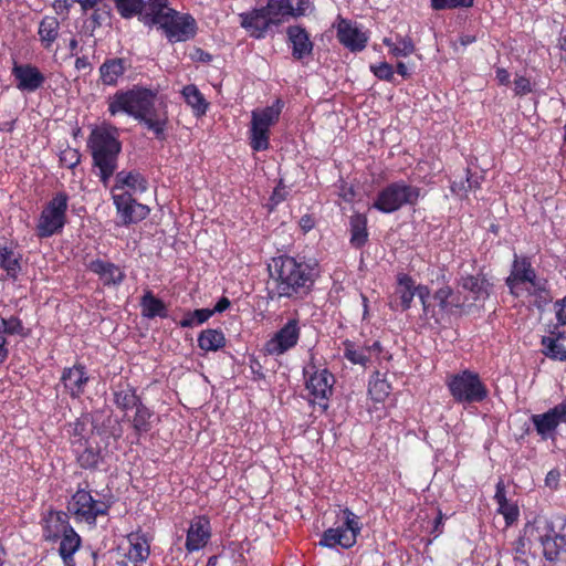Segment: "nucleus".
I'll list each match as a JSON object with an SVG mask.
<instances>
[{
    "label": "nucleus",
    "instance_id": "f257e3e1",
    "mask_svg": "<svg viewBox=\"0 0 566 566\" xmlns=\"http://www.w3.org/2000/svg\"><path fill=\"white\" fill-rule=\"evenodd\" d=\"M108 112L112 116L125 113L143 123L159 139L168 124L167 105L156 91L134 86L128 91H117L108 98Z\"/></svg>",
    "mask_w": 566,
    "mask_h": 566
},
{
    "label": "nucleus",
    "instance_id": "f03ea898",
    "mask_svg": "<svg viewBox=\"0 0 566 566\" xmlns=\"http://www.w3.org/2000/svg\"><path fill=\"white\" fill-rule=\"evenodd\" d=\"M272 283H268L269 297H294L306 294L314 285L312 269L294 258L281 255L268 265Z\"/></svg>",
    "mask_w": 566,
    "mask_h": 566
},
{
    "label": "nucleus",
    "instance_id": "7ed1b4c3",
    "mask_svg": "<svg viewBox=\"0 0 566 566\" xmlns=\"http://www.w3.org/2000/svg\"><path fill=\"white\" fill-rule=\"evenodd\" d=\"M525 533L538 542L545 560L555 563L566 554V515H536L525 523Z\"/></svg>",
    "mask_w": 566,
    "mask_h": 566
},
{
    "label": "nucleus",
    "instance_id": "20e7f679",
    "mask_svg": "<svg viewBox=\"0 0 566 566\" xmlns=\"http://www.w3.org/2000/svg\"><path fill=\"white\" fill-rule=\"evenodd\" d=\"M505 284L511 295L521 297L526 293L527 296H534V305L541 308L552 301L547 281L539 279L532 265V260L527 255L514 254L510 275L505 279Z\"/></svg>",
    "mask_w": 566,
    "mask_h": 566
},
{
    "label": "nucleus",
    "instance_id": "39448f33",
    "mask_svg": "<svg viewBox=\"0 0 566 566\" xmlns=\"http://www.w3.org/2000/svg\"><path fill=\"white\" fill-rule=\"evenodd\" d=\"M118 137V128L104 125L93 129L88 138L93 163L104 186H107L117 169L118 155L122 150Z\"/></svg>",
    "mask_w": 566,
    "mask_h": 566
},
{
    "label": "nucleus",
    "instance_id": "423d86ee",
    "mask_svg": "<svg viewBox=\"0 0 566 566\" xmlns=\"http://www.w3.org/2000/svg\"><path fill=\"white\" fill-rule=\"evenodd\" d=\"M420 193L419 187L405 180L392 181L377 192L370 208L386 214L394 213L405 206H416Z\"/></svg>",
    "mask_w": 566,
    "mask_h": 566
},
{
    "label": "nucleus",
    "instance_id": "0eeeda50",
    "mask_svg": "<svg viewBox=\"0 0 566 566\" xmlns=\"http://www.w3.org/2000/svg\"><path fill=\"white\" fill-rule=\"evenodd\" d=\"M447 386L453 400L462 405L482 402L489 395V389L479 374L469 369L451 375Z\"/></svg>",
    "mask_w": 566,
    "mask_h": 566
},
{
    "label": "nucleus",
    "instance_id": "6e6552de",
    "mask_svg": "<svg viewBox=\"0 0 566 566\" xmlns=\"http://www.w3.org/2000/svg\"><path fill=\"white\" fill-rule=\"evenodd\" d=\"M282 105L280 101L251 114L250 146L254 151L266 150L270 146V128L279 120Z\"/></svg>",
    "mask_w": 566,
    "mask_h": 566
},
{
    "label": "nucleus",
    "instance_id": "1a4fd4ad",
    "mask_svg": "<svg viewBox=\"0 0 566 566\" xmlns=\"http://www.w3.org/2000/svg\"><path fill=\"white\" fill-rule=\"evenodd\" d=\"M69 195L56 192L43 208L38 224L36 233L40 238H49L62 231L66 223Z\"/></svg>",
    "mask_w": 566,
    "mask_h": 566
},
{
    "label": "nucleus",
    "instance_id": "9d476101",
    "mask_svg": "<svg viewBox=\"0 0 566 566\" xmlns=\"http://www.w3.org/2000/svg\"><path fill=\"white\" fill-rule=\"evenodd\" d=\"M344 521L337 527L326 530L321 538V546L352 548L361 532L363 524L359 517L349 509L342 511Z\"/></svg>",
    "mask_w": 566,
    "mask_h": 566
},
{
    "label": "nucleus",
    "instance_id": "9b49d317",
    "mask_svg": "<svg viewBox=\"0 0 566 566\" xmlns=\"http://www.w3.org/2000/svg\"><path fill=\"white\" fill-rule=\"evenodd\" d=\"M155 23H158L171 43L188 41L197 33L196 20L190 14H180L176 10L159 15Z\"/></svg>",
    "mask_w": 566,
    "mask_h": 566
},
{
    "label": "nucleus",
    "instance_id": "f8f14e48",
    "mask_svg": "<svg viewBox=\"0 0 566 566\" xmlns=\"http://www.w3.org/2000/svg\"><path fill=\"white\" fill-rule=\"evenodd\" d=\"M109 506L103 502L95 500L85 489H78L72 497L70 510L76 520L95 525L98 516L106 515Z\"/></svg>",
    "mask_w": 566,
    "mask_h": 566
},
{
    "label": "nucleus",
    "instance_id": "ddd939ff",
    "mask_svg": "<svg viewBox=\"0 0 566 566\" xmlns=\"http://www.w3.org/2000/svg\"><path fill=\"white\" fill-rule=\"evenodd\" d=\"M336 36L338 42L353 53L361 52L369 41V32L360 30L357 24L348 19L337 17Z\"/></svg>",
    "mask_w": 566,
    "mask_h": 566
},
{
    "label": "nucleus",
    "instance_id": "4468645a",
    "mask_svg": "<svg viewBox=\"0 0 566 566\" xmlns=\"http://www.w3.org/2000/svg\"><path fill=\"white\" fill-rule=\"evenodd\" d=\"M344 345V357L354 365H360L367 367L371 361L373 356L378 359L390 360L391 354L384 349L379 340H375L368 346H358L352 340H345Z\"/></svg>",
    "mask_w": 566,
    "mask_h": 566
},
{
    "label": "nucleus",
    "instance_id": "2eb2a0df",
    "mask_svg": "<svg viewBox=\"0 0 566 566\" xmlns=\"http://www.w3.org/2000/svg\"><path fill=\"white\" fill-rule=\"evenodd\" d=\"M8 308L3 305L0 308V365L9 355L7 336H29L30 329L25 328L22 321L15 315H8Z\"/></svg>",
    "mask_w": 566,
    "mask_h": 566
},
{
    "label": "nucleus",
    "instance_id": "dca6fc26",
    "mask_svg": "<svg viewBox=\"0 0 566 566\" xmlns=\"http://www.w3.org/2000/svg\"><path fill=\"white\" fill-rule=\"evenodd\" d=\"M113 201L124 224L137 223L149 214V208L136 202L129 191L113 193Z\"/></svg>",
    "mask_w": 566,
    "mask_h": 566
},
{
    "label": "nucleus",
    "instance_id": "f3484780",
    "mask_svg": "<svg viewBox=\"0 0 566 566\" xmlns=\"http://www.w3.org/2000/svg\"><path fill=\"white\" fill-rule=\"evenodd\" d=\"M311 3V0H269L264 9L275 23H280L304 14Z\"/></svg>",
    "mask_w": 566,
    "mask_h": 566
},
{
    "label": "nucleus",
    "instance_id": "a211bd4d",
    "mask_svg": "<svg viewBox=\"0 0 566 566\" xmlns=\"http://www.w3.org/2000/svg\"><path fill=\"white\" fill-rule=\"evenodd\" d=\"M298 339V327L295 321L285 324L275 335L264 345L266 354L280 356L294 347Z\"/></svg>",
    "mask_w": 566,
    "mask_h": 566
},
{
    "label": "nucleus",
    "instance_id": "6ab92c4d",
    "mask_svg": "<svg viewBox=\"0 0 566 566\" xmlns=\"http://www.w3.org/2000/svg\"><path fill=\"white\" fill-rule=\"evenodd\" d=\"M12 75L17 82V88L22 92H35L45 82V76L36 66L31 64H17L12 67Z\"/></svg>",
    "mask_w": 566,
    "mask_h": 566
},
{
    "label": "nucleus",
    "instance_id": "aec40b11",
    "mask_svg": "<svg viewBox=\"0 0 566 566\" xmlns=\"http://www.w3.org/2000/svg\"><path fill=\"white\" fill-rule=\"evenodd\" d=\"M211 537V526L208 518H193L187 531L186 549L189 553L203 548Z\"/></svg>",
    "mask_w": 566,
    "mask_h": 566
},
{
    "label": "nucleus",
    "instance_id": "412c9836",
    "mask_svg": "<svg viewBox=\"0 0 566 566\" xmlns=\"http://www.w3.org/2000/svg\"><path fill=\"white\" fill-rule=\"evenodd\" d=\"M87 269L96 274L105 286H118L125 279L124 270L109 261L101 259L92 260L87 264Z\"/></svg>",
    "mask_w": 566,
    "mask_h": 566
},
{
    "label": "nucleus",
    "instance_id": "4be33fe9",
    "mask_svg": "<svg viewBox=\"0 0 566 566\" xmlns=\"http://www.w3.org/2000/svg\"><path fill=\"white\" fill-rule=\"evenodd\" d=\"M88 379L85 366L83 365L65 368L61 377L64 388L73 398H78L84 392Z\"/></svg>",
    "mask_w": 566,
    "mask_h": 566
},
{
    "label": "nucleus",
    "instance_id": "5701e85b",
    "mask_svg": "<svg viewBox=\"0 0 566 566\" xmlns=\"http://www.w3.org/2000/svg\"><path fill=\"white\" fill-rule=\"evenodd\" d=\"M73 528L69 523L67 514L50 511L43 517V537L45 541L54 542Z\"/></svg>",
    "mask_w": 566,
    "mask_h": 566
},
{
    "label": "nucleus",
    "instance_id": "b1692460",
    "mask_svg": "<svg viewBox=\"0 0 566 566\" xmlns=\"http://www.w3.org/2000/svg\"><path fill=\"white\" fill-rule=\"evenodd\" d=\"M241 25L256 39L263 38L270 24H276L264 8L243 13Z\"/></svg>",
    "mask_w": 566,
    "mask_h": 566
},
{
    "label": "nucleus",
    "instance_id": "393cba45",
    "mask_svg": "<svg viewBox=\"0 0 566 566\" xmlns=\"http://www.w3.org/2000/svg\"><path fill=\"white\" fill-rule=\"evenodd\" d=\"M494 501L497 504L496 512L504 517L505 526L510 527L514 525L520 517V507L516 502L507 500L503 481L496 484Z\"/></svg>",
    "mask_w": 566,
    "mask_h": 566
},
{
    "label": "nucleus",
    "instance_id": "a878e982",
    "mask_svg": "<svg viewBox=\"0 0 566 566\" xmlns=\"http://www.w3.org/2000/svg\"><path fill=\"white\" fill-rule=\"evenodd\" d=\"M128 66V62L123 57L105 60L98 70L102 83L107 86L117 85L118 78L124 75Z\"/></svg>",
    "mask_w": 566,
    "mask_h": 566
},
{
    "label": "nucleus",
    "instance_id": "bb28decb",
    "mask_svg": "<svg viewBox=\"0 0 566 566\" xmlns=\"http://www.w3.org/2000/svg\"><path fill=\"white\" fill-rule=\"evenodd\" d=\"M531 421L542 440L546 441L555 438L559 422L552 408L546 412L532 415Z\"/></svg>",
    "mask_w": 566,
    "mask_h": 566
},
{
    "label": "nucleus",
    "instance_id": "cd10ccee",
    "mask_svg": "<svg viewBox=\"0 0 566 566\" xmlns=\"http://www.w3.org/2000/svg\"><path fill=\"white\" fill-rule=\"evenodd\" d=\"M367 216L360 212H355L349 217V243L355 249H361L366 245L369 239Z\"/></svg>",
    "mask_w": 566,
    "mask_h": 566
},
{
    "label": "nucleus",
    "instance_id": "c85d7f7f",
    "mask_svg": "<svg viewBox=\"0 0 566 566\" xmlns=\"http://www.w3.org/2000/svg\"><path fill=\"white\" fill-rule=\"evenodd\" d=\"M484 177L478 172H472L470 168L465 169V176L461 180H454L451 186V192L460 200L468 199L470 192L481 189Z\"/></svg>",
    "mask_w": 566,
    "mask_h": 566
},
{
    "label": "nucleus",
    "instance_id": "c756f323",
    "mask_svg": "<svg viewBox=\"0 0 566 566\" xmlns=\"http://www.w3.org/2000/svg\"><path fill=\"white\" fill-rule=\"evenodd\" d=\"M115 186L113 190H122L127 188L134 193H142L147 190V180L145 177L136 170L133 171H125L122 170L116 174L115 176Z\"/></svg>",
    "mask_w": 566,
    "mask_h": 566
},
{
    "label": "nucleus",
    "instance_id": "7c9ffc66",
    "mask_svg": "<svg viewBox=\"0 0 566 566\" xmlns=\"http://www.w3.org/2000/svg\"><path fill=\"white\" fill-rule=\"evenodd\" d=\"M391 384L386 375L375 370L368 380V395L375 402H384L391 392Z\"/></svg>",
    "mask_w": 566,
    "mask_h": 566
},
{
    "label": "nucleus",
    "instance_id": "2f4dec72",
    "mask_svg": "<svg viewBox=\"0 0 566 566\" xmlns=\"http://www.w3.org/2000/svg\"><path fill=\"white\" fill-rule=\"evenodd\" d=\"M21 254L7 245H0V268L7 276L17 280L21 271Z\"/></svg>",
    "mask_w": 566,
    "mask_h": 566
},
{
    "label": "nucleus",
    "instance_id": "473e14b6",
    "mask_svg": "<svg viewBox=\"0 0 566 566\" xmlns=\"http://www.w3.org/2000/svg\"><path fill=\"white\" fill-rule=\"evenodd\" d=\"M114 402L122 410L137 407L142 400L136 390L127 382H119L114 389Z\"/></svg>",
    "mask_w": 566,
    "mask_h": 566
},
{
    "label": "nucleus",
    "instance_id": "72a5a7b5",
    "mask_svg": "<svg viewBox=\"0 0 566 566\" xmlns=\"http://www.w3.org/2000/svg\"><path fill=\"white\" fill-rule=\"evenodd\" d=\"M128 559L135 565L145 562L149 556V544L147 538L139 533H132L128 535Z\"/></svg>",
    "mask_w": 566,
    "mask_h": 566
},
{
    "label": "nucleus",
    "instance_id": "f704fd0d",
    "mask_svg": "<svg viewBox=\"0 0 566 566\" xmlns=\"http://www.w3.org/2000/svg\"><path fill=\"white\" fill-rule=\"evenodd\" d=\"M289 39L293 45V55L297 59L310 54L313 45L307 33L300 27H290L287 30Z\"/></svg>",
    "mask_w": 566,
    "mask_h": 566
},
{
    "label": "nucleus",
    "instance_id": "c9c22d12",
    "mask_svg": "<svg viewBox=\"0 0 566 566\" xmlns=\"http://www.w3.org/2000/svg\"><path fill=\"white\" fill-rule=\"evenodd\" d=\"M60 538L61 543L59 547V553L65 566H74L73 555L81 546V537L73 528H71Z\"/></svg>",
    "mask_w": 566,
    "mask_h": 566
},
{
    "label": "nucleus",
    "instance_id": "e433bc0d",
    "mask_svg": "<svg viewBox=\"0 0 566 566\" xmlns=\"http://www.w3.org/2000/svg\"><path fill=\"white\" fill-rule=\"evenodd\" d=\"M461 286L474 295V300H485L489 297V281L483 275H467L462 277Z\"/></svg>",
    "mask_w": 566,
    "mask_h": 566
},
{
    "label": "nucleus",
    "instance_id": "4c0bfd02",
    "mask_svg": "<svg viewBox=\"0 0 566 566\" xmlns=\"http://www.w3.org/2000/svg\"><path fill=\"white\" fill-rule=\"evenodd\" d=\"M433 300L437 302L439 308L447 313H452L454 308L460 310L463 306L460 298L454 295L453 290L449 285L437 290L433 294Z\"/></svg>",
    "mask_w": 566,
    "mask_h": 566
},
{
    "label": "nucleus",
    "instance_id": "58836bf2",
    "mask_svg": "<svg viewBox=\"0 0 566 566\" xmlns=\"http://www.w3.org/2000/svg\"><path fill=\"white\" fill-rule=\"evenodd\" d=\"M226 344L224 334L220 329H205L198 336V346L206 352H217Z\"/></svg>",
    "mask_w": 566,
    "mask_h": 566
},
{
    "label": "nucleus",
    "instance_id": "ea45409f",
    "mask_svg": "<svg viewBox=\"0 0 566 566\" xmlns=\"http://www.w3.org/2000/svg\"><path fill=\"white\" fill-rule=\"evenodd\" d=\"M60 31V22L55 17H44L39 25V36L44 48H50L57 39Z\"/></svg>",
    "mask_w": 566,
    "mask_h": 566
},
{
    "label": "nucleus",
    "instance_id": "a19ab883",
    "mask_svg": "<svg viewBox=\"0 0 566 566\" xmlns=\"http://www.w3.org/2000/svg\"><path fill=\"white\" fill-rule=\"evenodd\" d=\"M399 285V298L402 311H407L411 307V303L415 296H417V286H415L413 279L408 274L398 275Z\"/></svg>",
    "mask_w": 566,
    "mask_h": 566
},
{
    "label": "nucleus",
    "instance_id": "79ce46f5",
    "mask_svg": "<svg viewBox=\"0 0 566 566\" xmlns=\"http://www.w3.org/2000/svg\"><path fill=\"white\" fill-rule=\"evenodd\" d=\"M78 464L84 469H95L101 461V451L85 443L82 448L74 447Z\"/></svg>",
    "mask_w": 566,
    "mask_h": 566
},
{
    "label": "nucleus",
    "instance_id": "37998d69",
    "mask_svg": "<svg viewBox=\"0 0 566 566\" xmlns=\"http://www.w3.org/2000/svg\"><path fill=\"white\" fill-rule=\"evenodd\" d=\"M181 93L186 103L197 115H202L207 112L208 104L196 85L190 84L185 86Z\"/></svg>",
    "mask_w": 566,
    "mask_h": 566
},
{
    "label": "nucleus",
    "instance_id": "c03bdc74",
    "mask_svg": "<svg viewBox=\"0 0 566 566\" xmlns=\"http://www.w3.org/2000/svg\"><path fill=\"white\" fill-rule=\"evenodd\" d=\"M140 305L143 307V315L148 318L156 316L166 317L167 310L161 300L155 297L151 292H147L143 297Z\"/></svg>",
    "mask_w": 566,
    "mask_h": 566
},
{
    "label": "nucleus",
    "instance_id": "a18cd8bd",
    "mask_svg": "<svg viewBox=\"0 0 566 566\" xmlns=\"http://www.w3.org/2000/svg\"><path fill=\"white\" fill-rule=\"evenodd\" d=\"M136 408L135 415L132 419V426L136 434L140 436L151 429L153 411L140 402Z\"/></svg>",
    "mask_w": 566,
    "mask_h": 566
},
{
    "label": "nucleus",
    "instance_id": "49530a36",
    "mask_svg": "<svg viewBox=\"0 0 566 566\" xmlns=\"http://www.w3.org/2000/svg\"><path fill=\"white\" fill-rule=\"evenodd\" d=\"M88 417H82L76 419L73 423L70 424V438L73 447L82 448L85 443H87V436L91 431L88 429Z\"/></svg>",
    "mask_w": 566,
    "mask_h": 566
},
{
    "label": "nucleus",
    "instance_id": "de8ad7c7",
    "mask_svg": "<svg viewBox=\"0 0 566 566\" xmlns=\"http://www.w3.org/2000/svg\"><path fill=\"white\" fill-rule=\"evenodd\" d=\"M531 538L530 533H525L524 526L517 538L512 542L511 552L516 563L526 564V555L531 549Z\"/></svg>",
    "mask_w": 566,
    "mask_h": 566
},
{
    "label": "nucleus",
    "instance_id": "09e8293b",
    "mask_svg": "<svg viewBox=\"0 0 566 566\" xmlns=\"http://www.w3.org/2000/svg\"><path fill=\"white\" fill-rule=\"evenodd\" d=\"M119 15L124 19H130L140 15L145 9V0H113Z\"/></svg>",
    "mask_w": 566,
    "mask_h": 566
},
{
    "label": "nucleus",
    "instance_id": "8fccbe9b",
    "mask_svg": "<svg viewBox=\"0 0 566 566\" xmlns=\"http://www.w3.org/2000/svg\"><path fill=\"white\" fill-rule=\"evenodd\" d=\"M541 344L544 347L543 353L548 358L559 361L566 360V347L558 343L557 338L544 336Z\"/></svg>",
    "mask_w": 566,
    "mask_h": 566
},
{
    "label": "nucleus",
    "instance_id": "3c124183",
    "mask_svg": "<svg viewBox=\"0 0 566 566\" xmlns=\"http://www.w3.org/2000/svg\"><path fill=\"white\" fill-rule=\"evenodd\" d=\"M213 315V311L209 308H200L193 312H188L184 315V318L179 322V325L184 328L193 327L208 321Z\"/></svg>",
    "mask_w": 566,
    "mask_h": 566
},
{
    "label": "nucleus",
    "instance_id": "603ef678",
    "mask_svg": "<svg viewBox=\"0 0 566 566\" xmlns=\"http://www.w3.org/2000/svg\"><path fill=\"white\" fill-rule=\"evenodd\" d=\"M416 51L412 39L408 35H396L395 46L392 48V55L396 57H406Z\"/></svg>",
    "mask_w": 566,
    "mask_h": 566
},
{
    "label": "nucleus",
    "instance_id": "864d4df0",
    "mask_svg": "<svg viewBox=\"0 0 566 566\" xmlns=\"http://www.w3.org/2000/svg\"><path fill=\"white\" fill-rule=\"evenodd\" d=\"M474 0H430V7L434 11L472 8Z\"/></svg>",
    "mask_w": 566,
    "mask_h": 566
},
{
    "label": "nucleus",
    "instance_id": "5fc2aeb1",
    "mask_svg": "<svg viewBox=\"0 0 566 566\" xmlns=\"http://www.w3.org/2000/svg\"><path fill=\"white\" fill-rule=\"evenodd\" d=\"M370 72L380 81H386L389 83L395 82V70L388 62L371 64Z\"/></svg>",
    "mask_w": 566,
    "mask_h": 566
},
{
    "label": "nucleus",
    "instance_id": "6e6d98bb",
    "mask_svg": "<svg viewBox=\"0 0 566 566\" xmlns=\"http://www.w3.org/2000/svg\"><path fill=\"white\" fill-rule=\"evenodd\" d=\"M335 376L327 369L321 370V399L329 398L333 395Z\"/></svg>",
    "mask_w": 566,
    "mask_h": 566
},
{
    "label": "nucleus",
    "instance_id": "4d7b16f0",
    "mask_svg": "<svg viewBox=\"0 0 566 566\" xmlns=\"http://www.w3.org/2000/svg\"><path fill=\"white\" fill-rule=\"evenodd\" d=\"M92 11L91 20L94 27H101L102 23L111 15V7L106 3L93 9Z\"/></svg>",
    "mask_w": 566,
    "mask_h": 566
},
{
    "label": "nucleus",
    "instance_id": "13d9d810",
    "mask_svg": "<svg viewBox=\"0 0 566 566\" xmlns=\"http://www.w3.org/2000/svg\"><path fill=\"white\" fill-rule=\"evenodd\" d=\"M149 11L155 13V19H153V23L158 19L159 15H165L166 12L172 10L168 7V0H148Z\"/></svg>",
    "mask_w": 566,
    "mask_h": 566
},
{
    "label": "nucleus",
    "instance_id": "bf43d9fd",
    "mask_svg": "<svg viewBox=\"0 0 566 566\" xmlns=\"http://www.w3.org/2000/svg\"><path fill=\"white\" fill-rule=\"evenodd\" d=\"M514 92L517 96H524L532 92L531 81L525 76H517L514 80Z\"/></svg>",
    "mask_w": 566,
    "mask_h": 566
},
{
    "label": "nucleus",
    "instance_id": "052dcab7",
    "mask_svg": "<svg viewBox=\"0 0 566 566\" xmlns=\"http://www.w3.org/2000/svg\"><path fill=\"white\" fill-rule=\"evenodd\" d=\"M417 296L422 305V311L426 315L430 312V304H429V297H430V290L427 285H418L417 286Z\"/></svg>",
    "mask_w": 566,
    "mask_h": 566
},
{
    "label": "nucleus",
    "instance_id": "680f3d73",
    "mask_svg": "<svg viewBox=\"0 0 566 566\" xmlns=\"http://www.w3.org/2000/svg\"><path fill=\"white\" fill-rule=\"evenodd\" d=\"M305 375H308V379L306 380V388L310 390V392L316 397L317 395V382H316V370L315 366H308L304 369Z\"/></svg>",
    "mask_w": 566,
    "mask_h": 566
},
{
    "label": "nucleus",
    "instance_id": "e2e57ef3",
    "mask_svg": "<svg viewBox=\"0 0 566 566\" xmlns=\"http://www.w3.org/2000/svg\"><path fill=\"white\" fill-rule=\"evenodd\" d=\"M72 2L78 3L82 12L86 13V12L104 4L105 0H72Z\"/></svg>",
    "mask_w": 566,
    "mask_h": 566
},
{
    "label": "nucleus",
    "instance_id": "0e129e2a",
    "mask_svg": "<svg viewBox=\"0 0 566 566\" xmlns=\"http://www.w3.org/2000/svg\"><path fill=\"white\" fill-rule=\"evenodd\" d=\"M557 48L559 50V62L566 66V29H563L559 33Z\"/></svg>",
    "mask_w": 566,
    "mask_h": 566
},
{
    "label": "nucleus",
    "instance_id": "69168bd1",
    "mask_svg": "<svg viewBox=\"0 0 566 566\" xmlns=\"http://www.w3.org/2000/svg\"><path fill=\"white\" fill-rule=\"evenodd\" d=\"M556 318L562 325H566V295L555 303Z\"/></svg>",
    "mask_w": 566,
    "mask_h": 566
},
{
    "label": "nucleus",
    "instance_id": "338daca9",
    "mask_svg": "<svg viewBox=\"0 0 566 566\" xmlns=\"http://www.w3.org/2000/svg\"><path fill=\"white\" fill-rule=\"evenodd\" d=\"M510 73L504 67H497L495 70V78L500 85H507L510 84Z\"/></svg>",
    "mask_w": 566,
    "mask_h": 566
},
{
    "label": "nucleus",
    "instance_id": "774afa93",
    "mask_svg": "<svg viewBox=\"0 0 566 566\" xmlns=\"http://www.w3.org/2000/svg\"><path fill=\"white\" fill-rule=\"evenodd\" d=\"M552 409L553 411H555L559 424L566 423V402L563 401L560 403H557Z\"/></svg>",
    "mask_w": 566,
    "mask_h": 566
}]
</instances>
